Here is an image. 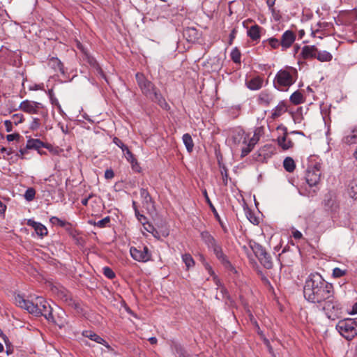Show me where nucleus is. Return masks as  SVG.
<instances>
[{
	"mask_svg": "<svg viewBox=\"0 0 357 357\" xmlns=\"http://www.w3.org/2000/svg\"><path fill=\"white\" fill-rule=\"evenodd\" d=\"M292 234H293V236L295 239H300L303 236L301 232L298 230L293 231Z\"/></svg>",
	"mask_w": 357,
	"mask_h": 357,
	"instance_id": "56",
	"label": "nucleus"
},
{
	"mask_svg": "<svg viewBox=\"0 0 357 357\" xmlns=\"http://www.w3.org/2000/svg\"><path fill=\"white\" fill-rule=\"evenodd\" d=\"M317 48L314 45H305L301 50V56L304 59L316 58Z\"/></svg>",
	"mask_w": 357,
	"mask_h": 357,
	"instance_id": "16",
	"label": "nucleus"
},
{
	"mask_svg": "<svg viewBox=\"0 0 357 357\" xmlns=\"http://www.w3.org/2000/svg\"><path fill=\"white\" fill-rule=\"evenodd\" d=\"M48 65L55 71H59L62 74L65 73L63 64L56 57H52L48 62Z\"/></svg>",
	"mask_w": 357,
	"mask_h": 357,
	"instance_id": "24",
	"label": "nucleus"
},
{
	"mask_svg": "<svg viewBox=\"0 0 357 357\" xmlns=\"http://www.w3.org/2000/svg\"><path fill=\"white\" fill-rule=\"evenodd\" d=\"M219 222H220V226H221V227H222V229L223 231H224L225 233H227V232H228L227 227L225 225V224H224V223H223L220 220H219Z\"/></svg>",
	"mask_w": 357,
	"mask_h": 357,
	"instance_id": "62",
	"label": "nucleus"
},
{
	"mask_svg": "<svg viewBox=\"0 0 357 357\" xmlns=\"http://www.w3.org/2000/svg\"><path fill=\"white\" fill-rule=\"evenodd\" d=\"M336 329L347 340H351L357 335V319H347L340 320Z\"/></svg>",
	"mask_w": 357,
	"mask_h": 357,
	"instance_id": "5",
	"label": "nucleus"
},
{
	"mask_svg": "<svg viewBox=\"0 0 357 357\" xmlns=\"http://www.w3.org/2000/svg\"><path fill=\"white\" fill-rule=\"evenodd\" d=\"M6 132H9L13 130V121L10 120H6L4 121Z\"/></svg>",
	"mask_w": 357,
	"mask_h": 357,
	"instance_id": "53",
	"label": "nucleus"
},
{
	"mask_svg": "<svg viewBox=\"0 0 357 357\" xmlns=\"http://www.w3.org/2000/svg\"><path fill=\"white\" fill-rule=\"evenodd\" d=\"M142 225L144 227V229L149 233H153V231H155V228L153 227V226L152 225H151L150 223H149L147 221H146L145 222H142Z\"/></svg>",
	"mask_w": 357,
	"mask_h": 357,
	"instance_id": "50",
	"label": "nucleus"
},
{
	"mask_svg": "<svg viewBox=\"0 0 357 357\" xmlns=\"http://www.w3.org/2000/svg\"><path fill=\"white\" fill-rule=\"evenodd\" d=\"M114 176V173L112 169H107L105 172V177L107 179H111Z\"/></svg>",
	"mask_w": 357,
	"mask_h": 357,
	"instance_id": "55",
	"label": "nucleus"
},
{
	"mask_svg": "<svg viewBox=\"0 0 357 357\" xmlns=\"http://www.w3.org/2000/svg\"><path fill=\"white\" fill-rule=\"evenodd\" d=\"M183 144H185L187 151L190 153L193 150L194 143L192 137L190 134L185 133L182 137Z\"/></svg>",
	"mask_w": 357,
	"mask_h": 357,
	"instance_id": "30",
	"label": "nucleus"
},
{
	"mask_svg": "<svg viewBox=\"0 0 357 357\" xmlns=\"http://www.w3.org/2000/svg\"><path fill=\"white\" fill-rule=\"evenodd\" d=\"M123 154L126 160L131 164L132 169H135L137 167H139L137 160L132 152L129 150L128 147H127V149H125Z\"/></svg>",
	"mask_w": 357,
	"mask_h": 357,
	"instance_id": "28",
	"label": "nucleus"
},
{
	"mask_svg": "<svg viewBox=\"0 0 357 357\" xmlns=\"http://www.w3.org/2000/svg\"><path fill=\"white\" fill-rule=\"evenodd\" d=\"M149 341L151 344H155L157 343V338L155 337H152L149 339Z\"/></svg>",
	"mask_w": 357,
	"mask_h": 357,
	"instance_id": "64",
	"label": "nucleus"
},
{
	"mask_svg": "<svg viewBox=\"0 0 357 357\" xmlns=\"http://www.w3.org/2000/svg\"><path fill=\"white\" fill-rule=\"evenodd\" d=\"M6 206L0 201V213H3L6 211Z\"/></svg>",
	"mask_w": 357,
	"mask_h": 357,
	"instance_id": "63",
	"label": "nucleus"
},
{
	"mask_svg": "<svg viewBox=\"0 0 357 357\" xmlns=\"http://www.w3.org/2000/svg\"><path fill=\"white\" fill-rule=\"evenodd\" d=\"M110 222V218L109 216L107 217H105V218L100 220H98V222H94V225L100 227V228H103V227H105L106 225Z\"/></svg>",
	"mask_w": 357,
	"mask_h": 357,
	"instance_id": "41",
	"label": "nucleus"
},
{
	"mask_svg": "<svg viewBox=\"0 0 357 357\" xmlns=\"http://www.w3.org/2000/svg\"><path fill=\"white\" fill-rule=\"evenodd\" d=\"M248 137L249 135L244 130L238 129L233 132L231 139L236 145H239L242 143L246 146Z\"/></svg>",
	"mask_w": 357,
	"mask_h": 357,
	"instance_id": "14",
	"label": "nucleus"
},
{
	"mask_svg": "<svg viewBox=\"0 0 357 357\" xmlns=\"http://www.w3.org/2000/svg\"><path fill=\"white\" fill-rule=\"evenodd\" d=\"M263 29L258 24L251 26L247 31V35L253 41H258L261 38V32Z\"/></svg>",
	"mask_w": 357,
	"mask_h": 357,
	"instance_id": "18",
	"label": "nucleus"
},
{
	"mask_svg": "<svg viewBox=\"0 0 357 357\" xmlns=\"http://www.w3.org/2000/svg\"><path fill=\"white\" fill-rule=\"evenodd\" d=\"M290 100L295 105H299L303 102V96L299 91H295L290 96Z\"/></svg>",
	"mask_w": 357,
	"mask_h": 357,
	"instance_id": "34",
	"label": "nucleus"
},
{
	"mask_svg": "<svg viewBox=\"0 0 357 357\" xmlns=\"http://www.w3.org/2000/svg\"><path fill=\"white\" fill-rule=\"evenodd\" d=\"M12 120L15 125H18L23 122L24 116L22 114H15L12 116Z\"/></svg>",
	"mask_w": 357,
	"mask_h": 357,
	"instance_id": "45",
	"label": "nucleus"
},
{
	"mask_svg": "<svg viewBox=\"0 0 357 357\" xmlns=\"http://www.w3.org/2000/svg\"><path fill=\"white\" fill-rule=\"evenodd\" d=\"M324 205L327 210L334 211L337 208L336 202L331 195H328L326 196L324 199Z\"/></svg>",
	"mask_w": 357,
	"mask_h": 357,
	"instance_id": "29",
	"label": "nucleus"
},
{
	"mask_svg": "<svg viewBox=\"0 0 357 357\" xmlns=\"http://www.w3.org/2000/svg\"><path fill=\"white\" fill-rule=\"evenodd\" d=\"M113 143L118 146L123 152H125V149H127V146L125 145L123 142L118 137H115L113 138Z\"/></svg>",
	"mask_w": 357,
	"mask_h": 357,
	"instance_id": "46",
	"label": "nucleus"
},
{
	"mask_svg": "<svg viewBox=\"0 0 357 357\" xmlns=\"http://www.w3.org/2000/svg\"><path fill=\"white\" fill-rule=\"evenodd\" d=\"M1 153L6 152L8 155H10L13 153L11 149L8 150L6 148H2L0 151Z\"/></svg>",
	"mask_w": 357,
	"mask_h": 357,
	"instance_id": "60",
	"label": "nucleus"
},
{
	"mask_svg": "<svg viewBox=\"0 0 357 357\" xmlns=\"http://www.w3.org/2000/svg\"><path fill=\"white\" fill-rule=\"evenodd\" d=\"M321 171L317 165L309 168L305 174V180L307 183L310 186L316 185L320 181Z\"/></svg>",
	"mask_w": 357,
	"mask_h": 357,
	"instance_id": "12",
	"label": "nucleus"
},
{
	"mask_svg": "<svg viewBox=\"0 0 357 357\" xmlns=\"http://www.w3.org/2000/svg\"><path fill=\"white\" fill-rule=\"evenodd\" d=\"M346 273H347L346 270H342L340 268H335L333 270V276L334 278H338L344 276L346 274Z\"/></svg>",
	"mask_w": 357,
	"mask_h": 357,
	"instance_id": "44",
	"label": "nucleus"
},
{
	"mask_svg": "<svg viewBox=\"0 0 357 357\" xmlns=\"http://www.w3.org/2000/svg\"><path fill=\"white\" fill-rule=\"evenodd\" d=\"M15 302L17 306L25 309L30 314L37 317L43 316L49 321H54L50 305L41 296H38L34 301H31L17 295L15 297Z\"/></svg>",
	"mask_w": 357,
	"mask_h": 357,
	"instance_id": "2",
	"label": "nucleus"
},
{
	"mask_svg": "<svg viewBox=\"0 0 357 357\" xmlns=\"http://www.w3.org/2000/svg\"><path fill=\"white\" fill-rule=\"evenodd\" d=\"M250 221L254 225H257L259 223L258 219L252 215H250Z\"/></svg>",
	"mask_w": 357,
	"mask_h": 357,
	"instance_id": "59",
	"label": "nucleus"
},
{
	"mask_svg": "<svg viewBox=\"0 0 357 357\" xmlns=\"http://www.w3.org/2000/svg\"><path fill=\"white\" fill-rule=\"evenodd\" d=\"M275 0H266V3L268 8L273 11L274 10L273 6L275 5Z\"/></svg>",
	"mask_w": 357,
	"mask_h": 357,
	"instance_id": "57",
	"label": "nucleus"
},
{
	"mask_svg": "<svg viewBox=\"0 0 357 357\" xmlns=\"http://www.w3.org/2000/svg\"><path fill=\"white\" fill-rule=\"evenodd\" d=\"M295 33L291 30H287L283 33L281 37L280 43L282 50L284 51L289 48L296 40Z\"/></svg>",
	"mask_w": 357,
	"mask_h": 357,
	"instance_id": "13",
	"label": "nucleus"
},
{
	"mask_svg": "<svg viewBox=\"0 0 357 357\" xmlns=\"http://www.w3.org/2000/svg\"><path fill=\"white\" fill-rule=\"evenodd\" d=\"M58 296L60 297V298L64 300L65 301H67L69 299V296L68 293L63 289L61 290L58 294Z\"/></svg>",
	"mask_w": 357,
	"mask_h": 357,
	"instance_id": "54",
	"label": "nucleus"
},
{
	"mask_svg": "<svg viewBox=\"0 0 357 357\" xmlns=\"http://www.w3.org/2000/svg\"><path fill=\"white\" fill-rule=\"evenodd\" d=\"M135 215H136L137 220L142 224V222H145L146 221V218L144 215L140 214L137 208H135Z\"/></svg>",
	"mask_w": 357,
	"mask_h": 357,
	"instance_id": "51",
	"label": "nucleus"
},
{
	"mask_svg": "<svg viewBox=\"0 0 357 357\" xmlns=\"http://www.w3.org/2000/svg\"><path fill=\"white\" fill-rule=\"evenodd\" d=\"M200 236L206 246H208L215 240V238L207 231H202Z\"/></svg>",
	"mask_w": 357,
	"mask_h": 357,
	"instance_id": "32",
	"label": "nucleus"
},
{
	"mask_svg": "<svg viewBox=\"0 0 357 357\" xmlns=\"http://www.w3.org/2000/svg\"><path fill=\"white\" fill-rule=\"evenodd\" d=\"M274 99L272 93L267 91H262L258 96L257 102L259 105L268 106Z\"/></svg>",
	"mask_w": 357,
	"mask_h": 357,
	"instance_id": "17",
	"label": "nucleus"
},
{
	"mask_svg": "<svg viewBox=\"0 0 357 357\" xmlns=\"http://www.w3.org/2000/svg\"><path fill=\"white\" fill-rule=\"evenodd\" d=\"M36 196V190L33 188H29L24 195V199L28 201L31 202L34 199Z\"/></svg>",
	"mask_w": 357,
	"mask_h": 357,
	"instance_id": "37",
	"label": "nucleus"
},
{
	"mask_svg": "<svg viewBox=\"0 0 357 357\" xmlns=\"http://www.w3.org/2000/svg\"><path fill=\"white\" fill-rule=\"evenodd\" d=\"M103 274L105 275V277H107L109 279H113L114 278H115L114 272L112 271V268H110L108 266H105L103 268Z\"/></svg>",
	"mask_w": 357,
	"mask_h": 357,
	"instance_id": "43",
	"label": "nucleus"
},
{
	"mask_svg": "<svg viewBox=\"0 0 357 357\" xmlns=\"http://www.w3.org/2000/svg\"><path fill=\"white\" fill-rule=\"evenodd\" d=\"M135 78L142 93L146 98L150 99L151 101L156 102L165 110L170 109L169 104L166 102L159 89H157L156 86L149 81L144 74L137 73L135 75Z\"/></svg>",
	"mask_w": 357,
	"mask_h": 357,
	"instance_id": "3",
	"label": "nucleus"
},
{
	"mask_svg": "<svg viewBox=\"0 0 357 357\" xmlns=\"http://www.w3.org/2000/svg\"><path fill=\"white\" fill-rule=\"evenodd\" d=\"M182 260L185 263L188 269L195 266V261L190 254H184L182 255Z\"/></svg>",
	"mask_w": 357,
	"mask_h": 357,
	"instance_id": "35",
	"label": "nucleus"
},
{
	"mask_svg": "<svg viewBox=\"0 0 357 357\" xmlns=\"http://www.w3.org/2000/svg\"><path fill=\"white\" fill-rule=\"evenodd\" d=\"M88 59H89V63H90V65L96 68V70H97L98 73H99L102 76H104L102 70L98 66V64L96 62V61L93 58H91V57H89Z\"/></svg>",
	"mask_w": 357,
	"mask_h": 357,
	"instance_id": "42",
	"label": "nucleus"
},
{
	"mask_svg": "<svg viewBox=\"0 0 357 357\" xmlns=\"http://www.w3.org/2000/svg\"><path fill=\"white\" fill-rule=\"evenodd\" d=\"M342 142L349 146L357 145V126L349 128L344 131ZM353 156L357 160V146L353 153Z\"/></svg>",
	"mask_w": 357,
	"mask_h": 357,
	"instance_id": "9",
	"label": "nucleus"
},
{
	"mask_svg": "<svg viewBox=\"0 0 357 357\" xmlns=\"http://www.w3.org/2000/svg\"><path fill=\"white\" fill-rule=\"evenodd\" d=\"M316 59L321 62H327L332 60L333 56L327 51H319L317 50Z\"/></svg>",
	"mask_w": 357,
	"mask_h": 357,
	"instance_id": "27",
	"label": "nucleus"
},
{
	"mask_svg": "<svg viewBox=\"0 0 357 357\" xmlns=\"http://www.w3.org/2000/svg\"><path fill=\"white\" fill-rule=\"evenodd\" d=\"M19 108L27 114H39L44 119V122L48 117L47 109L40 102L25 100L20 103Z\"/></svg>",
	"mask_w": 357,
	"mask_h": 357,
	"instance_id": "6",
	"label": "nucleus"
},
{
	"mask_svg": "<svg viewBox=\"0 0 357 357\" xmlns=\"http://www.w3.org/2000/svg\"><path fill=\"white\" fill-rule=\"evenodd\" d=\"M220 296H221L222 298H229V294L227 289L222 285H220L218 288L216 298L220 299Z\"/></svg>",
	"mask_w": 357,
	"mask_h": 357,
	"instance_id": "38",
	"label": "nucleus"
},
{
	"mask_svg": "<svg viewBox=\"0 0 357 357\" xmlns=\"http://www.w3.org/2000/svg\"><path fill=\"white\" fill-rule=\"evenodd\" d=\"M263 84V79L257 76L252 78L246 82V85L250 90H258L261 88Z\"/></svg>",
	"mask_w": 357,
	"mask_h": 357,
	"instance_id": "23",
	"label": "nucleus"
},
{
	"mask_svg": "<svg viewBox=\"0 0 357 357\" xmlns=\"http://www.w3.org/2000/svg\"><path fill=\"white\" fill-rule=\"evenodd\" d=\"M334 288L318 273L310 274L305 280L303 296L309 303L324 310L328 319L335 320L342 314V305L334 296Z\"/></svg>",
	"mask_w": 357,
	"mask_h": 357,
	"instance_id": "1",
	"label": "nucleus"
},
{
	"mask_svg": "<svg viewBox=\"0 0 357 357\" xmlns=\"http://www.w3.org/2000/svg\"><path fill=\"white\" fill-rule=\"evenodd\" d=\"M176 354L178 357H193L182 347H176Z\"/></svg>",
	"mask_w": 357,
	"mask_h": 357,
	"instance_id": "47",
	"label": "nucleus"
},
{
	"mask_svg": "<svg viewBox=\"0 0 357 357\" xmlns=\"http://www.w3.org/2000/svg\"><path fill=\"white\" fill-rule=\"evenodd\" d=\"M27 148L30 149H36L39 151V149L42 147L48 148V146L43 143L41 140L38 139H33L31 138L27 140ZM40 154L41 152L38 151Z\"/></svg>",
	"mask_w": 357,
	"mask_h": 357,
	"instance_id": "21",
	"label": "nucleus"
},
{
	"mask_svg": "<svg viewBox=\"0 0 357 357\" xmlns=\"http://www.w3.org/2000/svg\"><path fill=\"white\" fill-rule=\"evenodd\" d=\"M42 121H44L42 117L40 118H33L32 121L30 123L29 128L31 130H37L41 126Z\"/></svg>",
	"mask_w": 357,
	"mask_h": 357,
	"instance_id": "36",
	"label": "nucleus"
},
{
	"mask_svg": "<svg viewBox=\"0 0 357 357\" xmlns=\"http://www.w3.org/2000/svg\"><path fill=\"white\" fill-rule=\"evenodd\" d=\"M21 137L19 133H13V134H9L6 136V139L8 142H12L14 140H18Z\"/></svg>",
	"mask_w": 357,
	"mask_h": 357,
	"instance_id": "49",
	"label": "nucleus"
},
{
	"mask_svg": "<svg viewBox=\"0 0 357 357\" xmlns=\"http://www.w3.org/2000/svg\"><path fill=\"white\" fill-rule=\"evenodd\" d=\"M262 45L264 47H270V50L278 49L280 46H281L280 40L274 37L264 40L262 41Z\"/></svg>",
	"mask_w": 357,
	"mask_h": 357,
	"instance_id": "25",
	"label": "nucleus"
},
{
	"mask_svg": "<svg viewBox=\"0 0 357 357\" xmlns=\"http://www.w3.org/2000/svg\"><path fill=\"white\" fill-rule=\"evenodd\" d=\"M278 144L284 150H287L293 146L292 141L287 138V132L286 130L282 137L278 138Z\"/></svg>",
	"mask_w": 357,
	"mask_h": 357,
	"instance_id": "22",
	"label": "nucleus"
},
{
	"mask_svg": "<svg viewBox=\"0 0 357 357\" xmlns=\"http://www.w3.org/2000/svg\"><path fill=\"white\" fill-rule=\"evenodd\" d=\"M91 197V195H89L88 197L82 199L81 203L84 206H86L88 204L89 199Z\"/></svg>",
	"mask_w": 357,
	"mask_h": 357,
	"instance_id": "61",
	"label": "nucleus"
},
{
	"mask_svg": "<svg viewBox=\"0 0 357 357\" xmlns=\"http://www.w3.org/2000/svg\"><path fill=\"white\" fill-rule=\"evenodd\" d=\"M298 78L297 70L293 67H286L280 70L274 79L273 84L279 91H286L294 84Z\"/></svg>",
	"mask_w": 357,
	"mask_h": 357,
	"instance_id": "4",
	"label": "nucleus"
},
{
	"mask_svg": "<svg viewBox=\"0 0 357 357\" xmlns=\"http://www.w3.org/2000/svg\"><path fill=\"white\" fill-rule=\"evenodd\" d=\"M187 33H189V34L194 33V34L197 35V31L194 28H188L185 31V34H187Z\"/></svg>",
	"mask_w": 357,
	"mask_h": 357,
	"instance_id": "58",
	"label": "nucleus"
},
{
	"mask_svg": "<svg viewBox=\"0 0 357 357\" xmlns=\"http://www.w3.org/2000/svg\"><path fill=\"white\" fill-rule=\"evenodd\" d=\"M83 336L88 337L89 339L102 345H105L106 347L109 348V346L107 342L99 336L98 334L95 333L92 331H84L82 333Z\"/></svg>",
	"mask_w": 357,
	"mask_h": 357,
	"instance_id": "19",
	"label": "nucleus"
},
{
	"mask_svg": "<svg viewBox=\"0 0 357 357\" xmlns=\"http://www.w3.org/2000/svg\"><path fill=\"white\" fill-rule=\"evenodd\" d=\"M207 247L213 252L217 259L226 269L234 273H237L227 257L224 254L221 244L219 243L216 239Z\"/></svg>",
	"mask_w": 357,
	"mask_h": 357,
	"instance_id": "7",
	"label": "nucleus"
},
{
	"mask_svg": "<svg viewBox=\"0 0 357 357\" xmlns=\"http://www.w3.org/2000/svg\"><path fill=\"white\" fill-rule=\"evenodd\" d=\"M250 248L264 268L270 269L273 267L271 257L264 248L256 242H252L250 243Z\"/></svg>",
	"mask_w": 357,
	"mask_h": 357,
	"instance_id": "8",
	"label": "nucleus"
},
{
	"mask_svg": "<svg viewBox=\"0 0 357 357\" xmlns=\"http://www.w3.org/2000/svg\"><path fill=\"white\" fill-rule=\"evenodd\" d=\"M140 196L143 204L148 210H154V202L146 189L141 188Z\"/></svg>",
	"mask_w": 357,
	"mask_h": 357,
	"instance_id": "15",
	"label": "nucleus"
},
{
	"mask_svg": "<svg viewBox=\"0 0 357 357\" xmlns=\"http://www.w3.org/2000/svg\"><path fill=\"white\" fill-rule=\"evenodd\" d=\"M221 174L222 176V181L225 185H227V178H228V174L227 170L225 167H223V169L221 170Z\"/></svg>",
	"mask_w": 357,
	"mask_h": 357,
	"instance_id": "52",
	"label": "nucleus"
},
{
	"mask_svg": "<svg viewBox=\"0 0 357 357\" xmlns=\"http://www.w3.org/2000/svg\"><path fill=\"white\" fill-rule=\"evenodd\" d=\"M28 224L34 229L38 236L43 237L47 234V229L41 223L29 220Z\"/></svg>",
	"mask_w": 357,
	"mask_h": 357,
	"instance_id": "20",
	"label": "nucleus"
},
{
	"mask_svg": "<svg viewBox=\"0 0 357 357\" xmlns=\"http://www.w3.org/2000/svg\"><path fill=\"white\" fill-rule=\"evenodd\" d=\"M130 253L132 258L139 262H147L151 259V253L147 246L131 247Z\"/></svg>",
	"mask_w": 357,
	"mask_h": 357,
	"instance_id": "10",
	"label": "nucleus"
},
{
	"mask_svg": "<svg viewBox=\"0 0 357 357\" xmlns=\"http://www.w3.org/2000/svg\"><path fill=\"white\" fill-rule=\"evenodd\" d=\"M264 135L263 127L255 128L253 136L247 142L246 146H243L241 149V157L244 158L248 155L254 149L255 146L259 141L260 137Z\"/></svg>",
	"mask_w": 357,
	"mask_h": 357,
	"instance_id": "11",
	"label": "nucleus"
},
{
	"mask_svg": "<svg viewBox=\"0 0 357 357\" xmlns=\"http://www.w3.org/2000/svg\"><path fill=\"white\" fill-rule=\"evenodd\" d=\"M30 149H28L27 148V144H26V147L25 148H22V149H20V151H19V153H17L16 154V155L22 159H24V155L26 154H27L28 153V151Z\"/></svg>",
	"mask_w": 357,
	"mask_h": 357,
	"instance_id": "48",
	"label": "nucleus"
},
{
	"mask_svg": "<svg viewBox=\"0 0 357 357\" xmlns=\"http://www.w3.org/2000/svg\"><path fill=\"white\" fill-rule=\"evenodd\" d=\"M283 166L285 170L289 172H292L296 167L294 160L289 157H287L284 160Z\"/></svg>",
	"mask_w": 357,
	"mask_h": 357,
	"instance_id": "33",
	"label": "nucleus"
},
{
	"mask_svg": "<svg viewBox=\"0 0 357 357\" xmlns=\"http://www.w3.org/2000/svg\"><path fill=\"white\" fill-rule=\"evenodd\" d=\"M50 222L53 224V225H59L60 227H66V226H69V222L65 221V220H62L61 219H59V218L57 217H52L50 218Z\"/></svg>",
	"mask_w": 357,
	"mask_h": 357,
	"instance_id": "39",
	"label": "nucleus"
},
{
	"mask_svg": "<svg viewBox=\"0 0 357 357\" xmlns=\"http://www.w3.org/2000/svg\"><path fill=\"white\" fill-rule=\"evenodd\" d=\"M231 58L234 63L241 62V52L236 47L231 51Z\"/></svg>",
	"mask_w": 357,
	"mask_h": 357,
	"instance_id": "40",
	"label": "nucleus"
},
{
	"mask_svg": "<svg viewBox=\"0 0 357 357\" xmlns=\"http://www.w3.org/2000/svg\"><path fill=\"white\" fill-rule=\"evenodd\" d=\"M287 111V106L284 102H280L273 110L271 117L275 119Z\"/></svg>",
	"mask_w": 357,
	"mask_h": 357,
	"instance_id": "26",
	"label": "nucleus"
},
{
	"mask_svg": "<svg viewBox=\"0 0 357 357\" xmlns=\"http://www.w3.org/2000/svg\"><path fill=\"white\" fill-rule=\"evenodd\" d=\"M348 190L349 196L354 199H357V178L350 182Z\"/></svg>",
	"mask_w": 357,
	"mask_h": 357,
	"instance_id": "31",
	"label": "nucleus"
}]
</instances>
